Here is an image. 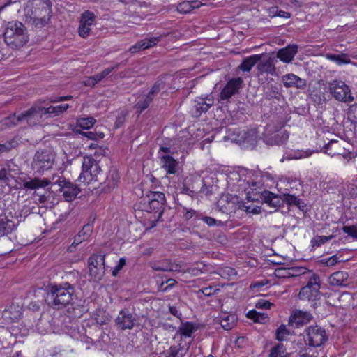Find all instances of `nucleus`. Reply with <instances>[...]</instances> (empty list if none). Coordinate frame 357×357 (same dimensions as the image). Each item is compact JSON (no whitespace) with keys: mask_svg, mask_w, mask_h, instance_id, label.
Returning <instances> with one entry per match:
<instances>
[{"mask_svg":"<svg viewBox=\"0 0 357 357\" xmlns=\"http://www.w3.org/2000/svg\"><path fill=\"white\" fill-rule=\"evenodd\" d=\"M229 178V184L232 191L239 194L244 192L248 202L265 203L268 206L275 208V211L284 204L283 195L280 196L263 190L260 183L250 181L244 174L234 172Z\"/></svg>","mask_w":357,"mask_h":357,"instance_id":"f257e3e1","label":"nucleus"},{"mask_svg":"<svg viewBox=\"0 0 357 357\" xmlns=\"http://www.w3.org/2000/svg\"><path fill=\"white\" fill-rule=\"evenodd\" d=\"M75 293V287L69 282L53 284L48 287L45 302L56 310H61L71 303Z\"/></svg>","mask_w":357,"mask_h":357,"instance_id":"f03ea898","label":"nucleus"},{"mask_svg":"<svg viewBox=\"0 0 357 357\" xmlns=\"http://www.w3.org/2000/svg\"><path fill=\"white\" fill-rule=\"evenodd\" d=\"M47 117L46 107L42 105L41 102H36L29 109L19 114L14 113L5 118L4 124L8 127H12L26 122L29 126H33L39 124L43 119Z\"/></svg>","mask_w":357,"mask_h":357,"instance_id":"7ed1b4c3","label":"nucleus"},{"mask_svg":"<svg viewBox=\"0 0 357 357\" xmlns=\"http://www.w3.org/2000/svg\"><path fill=\"white\" fill-rule=\"evenodd\" d=\"M3 36L6 43L12 49H19L23 47L29 40L26 26L17 20L7 23Z\"/></svg>","mask_w":357,"mask_h":357,"instance_id":"20e7f679","label":"nucleus"},{"mask_svg":"<svg viewBox=\"0 0 357 357\" xmlns=\"http://www.w3.org/2000/svg\"><path fill=\"white\" fill-rule=\"evenodd\" d=\"M218 206L224 213L231 212L236 209L243 210L247 213L258 214L261 213V207L255 205H247L238 195L224 194L218 202Z\"/></svg>","mask_w":357,"mask_h":357,"instance_id":"39448f33","label":"nucleus"},{"mask_svg":"<svg viewBox=\"0 0 357 357\" xmlns=\"http://www.w3.org/2000/svg\"><path fill=\"white\" fill-rule=\"evenodd\" d=\"M283 123L279 120H271L264 127V131L262 133V139L264 142L268 145H282L286 143L289 139V132L282 130Z\"/></svg>","mask_w":357,"mask_h":357,"instance_id":"423d86ee","label":"nucleus"},{"mask_svg":"<svg viewBox=\"0 0 357 357\" xmlns=\"http://www.w3.org/2000/svg\"><path fill=\"white\" fill-rule=\"evenodd\" d=\"M82 170L79 175V181L89 183L92 181L102 185L104 179L103 172L96 160L91 155H86L82 160Z\"/></svg>","mask_w":357,"mask_h":357,"instance_id":"0eeeda50","label":"nucleus"},{"mask_svg":"<svg viewBox=\"0 0 357 357\" xmlns=\"http://www.w3.org/2000/svg\"><path fill=\"white\" fill-rule=\"evenodd\" d=\"M143 201L144 202V204H146L144 209L146 211L158 213L157 219L153 221L151 226V227H153L156 225V222L163 213L164 206L166 203L165 195L161 192H150L146 197L143 198Z\"/></svg>","mask_w":357,"mask_h":357,"instance_id":"6e6552de","label":"nucleus"},{"mask_svg":"<svg viewBox=\"0 0 357 357\" xmlns=\"http://www.w3.org/2000/svg\"><path fill=\"white\" fill-rule=\"evenodd\" d=\"M105 273V254L100 252L93 253L88 259V273L91 280L100 281Z\"/></svg>","mask_w":357,"mask_h":357,"instance_id":"1a4fd4ad","label":"nucleus"},{"mask_svg":"<svg viewBox=\"0 0 357 357\" xmlns=\"http://www.w3.org/2000/svg\"><path fill=\"white\" fill-rule=\"evenodd\" d=\"M320 278L317 274L312 273L305 287H303L298 294L301 300L314 302L320 298Z\"/></svg>","mask_w":357,"mask_h":357,"instance_id":"9d476101","label":"nucleus"},{"mask_svg":"<svg viewBox=\"0 0 357 357\" xmlns=\"http://www.w3.org/2000/svg\"><path fill=\"white\" fill-rule=\"evenodd\" d=\"M327 340L325 329L319 326H310L305 330L304 341L310 347H320Z\"/></svg>","mask_w":357,"mask_h":357,"instance_id":"9b49d317","label":"nucleus"},{"mask_svg":"<svg viewBox=\"0 0 357 357\" xmlns=\"http://www.w3.org/2000/svg\"><path fill=\"white\" fill-rule=\"evenodd\" d=\"M54 155L49 150L37 151L32 162V167L37 172H42L52 167Z\"/></svg>","mask_w":357,"mask_h":357,"instance_id":"f8f14e48","label":"nucleus"},{"mask_svg":"<svg viewBox=\"0 0 357 357\" xmlns=\"http://www.w3.org/2000/svg\"><path fill=\"white\" fill-rule=\"evenodd\" d=\"M329 92L337 100L350 102L353 101L354 98L351 94V91L343 81L333 80L328 84Z\"/></svg>","mask_w":357,"mask_h":357,"instance_id":"ddd939ff","label":"nucleus"},{"mask_svg":"<svg viewBox=\"0 0 357 357\" xmlns=\"http://www.w3.org/2000/svg\"><path fill=\"white\" fill-rule=\"evenodd\" d=\"M56 178H54L52 183L59 186V190L63 193L65 200L67 202L74 200L80 192V188L63 177L56 176Z\"/></svg>","mask_w":357,"mask_h":357,"instance_id":"4468645a","label":"nucleus"},{"mask_svg":"<svg viewBox=\"0 0 357 357\" xmlns=\"http://www.w3.org/2000/svg\"><path fill=\"white\" fill-rule=\"evenodd\" d=\"M19 225L17 215H13L10 211H5L0 215V237L11 234Z\"/></svg>","mask_w":357,"mask_h":357,"instance_id":"2eb2a0df","label":"nucleus"},{"mask_svg":"<svg viewBox=\"0 0 357 357\" xmlns=\"http://www.w3.org/2000/svg\"><path fill=\"white\" fill-rule=\"evenodd\" d=\"M345 142L342 140L332 139L326 144L321 149V151L331 155H342L344 158H347L350 153L344 147Z\"/></svg>","mask_w":357,"mask_h":357,"instance_id":"dca6fc26","label":"nucleus"},{"mask_svg":"<svg viewBox=\"0 0 357 357\" xmlns=\"http://www.w3.org/2000/svg\"><path fill=\"white\" fill-rule=\"evenodd\" d=\"M214 98L212 95L197 97L193 100L192 113L193 116L199 117L202 113H206L213 105Z\"/></svg>","mask_w":357,"mask_h":357,"instance_id":"f3484780","label":"nucleus"},{"mask_svg":"<svg viewBox=\"0 0 357 357\" xmlns=\"http://www.w3.org/2000/svg\"><path fill=\"white\" fill-rule=\"evenodd\" d=\"M114 321L118 328L122 331L131 330L135 326L136 318L128 308H124L119 312Z\"/></svg>","mask_w":357,"mask_h":357,"instance_id":"a211bd4d","label":"nucleus"},{"mask_svg":"<svg viewBox=\"0 0 357 357\" xmlns=\"http://www.w3.org/2000/svg\"><path fill=\"white\" fill-rule=\"evenodd\" d=\"M162 36L167 35L157 34V36H147V37L144 38L141 40L137 41L135 44L132 45L129 49V52H130L132 54H135L139 51L153 47L155 45H157V44L160 41Z\"/></svg>","mask_w":357,"mask_h":357,"instance_id":"6ab92c4d","label":"nucleus"},{"mask_svg":"<svg viewBox=\"0 0 357 357\" xmlns=\"http://www.w3.org/2000/svg\"><path fill=\"white\" fill-rule=\"evenodd\" d=\"M242 84L243 79L241 77L234 78L228 81L220 93V99L222 100H229L233 96L237 94Z\"/></svg>","mask_w":357,"mask_h":357,"instance_id":"aec40b11","label":"nucleus"},{"mask_svg":"<svg viewBox=\"0 0 357 357\" xmlns=\"http://www.w3.org/2000/svg\"><path fill=\"white\" fill-rule=\"evenodd\" d=\"M95 21V15L93 13L86 10L82 15L78 28V33L82 38H86L90 33L91 26Z\"/></svg>","mask_w":357,"mask_h":357,"instance_id":"412c9836","label":"nucleus"},{"mask_svg":"<svg viewBox=\"0 0 357 357\" xmlns=\"http://www.w3.org/2000/svg\"><path fill=\"white\" fill-rule=\"evenodd\" d=\"M21 307L15 303H11L2 312V319L4 320L3 324H10L17 322L22 317Z\"/></svg>","mask_w":357,"mask_h":357,"instance_id":"4be33fe9","label":"nucleus"},{"mask_svg":"<svg viewBox=\"0 0 357 357\" xmlns=\"http://www.w3.org/2000/svg\"><path fill=\"white\" fill-rule=\"evenodd\" d=\"M25 17L26 22L36 29H42L48 24L50 20L48 17L40 15L39 11L33 12L32 10H27Z\"/></svg>","mask_w":357,"mask_h":357,"instance_id":"5701e85b","label":"nucleus"},{"mask_svg":"<svg viewBox=\"0 0 357 357\" xmlns=\"http://www.w3.org/2000/svg\"><path fill=\"white\" fill-rule=\"evenodd\" d=\"M56 176H53L52 179L47 178H40L38 177L30 178L27 181H23V187L26 190H36L44 188L50 185H54L52 183L54 181Z\"/></svg>","mask_w":357,"mask_h":357,"instance_id":"b1692460","label":"nucleus"},{"mask_svg":"<svg viewBox=\"0 0 357 357\" xmlns=\"http://www.w3.org/2000/svg\"><path fill=\"white\" fill-rule=\"evenodd\" d=\"M284 86L287 88H296L303 90L307 86V82L294 73H288L282 77Z\"/></svg>","mask_w":357,"mask_h":357,"instance_id":"393cba45","label":"nucleus"},{"mask_svg":"<svg viewBox=\"0 0 357 357\" xmlns=\"http://www.w3.org/2000/svg\"><path fill=\"white\" fill-rule=\"evenodd\" d=\"M312 318L310 313L295 310L289 317V324L292 326L294 324L295 327H300L307 324Z\"/></svg>","mask_w":357,"mask_h":357,"instance_id":"a878e982","label":"nucleus"},{"mask_svg":"<svg viewBox=\"0 0 357 357\" xmlns=\"http://www.w3.org/2000/svg\"><path fill=\"white\" fill-rule=\"evenodd\" d=\"M298 46L296 44L289 45L287 47L279 50L277 57L284 63H290L298 53Z\"/></svg>","mask_w":357,"mask_h":357,"instance_id":"bb28decb","label":"nucleus"},{"mask_svg":"<svg viewBox=\"0 0 357 357\" xmlns=\"http://www.w3.org/2000/svg\"><path fill=\"white\" fill-rule=\"evenodd\" d=\"M93 226L91 224H86L83 226L82 229L74 237V241L68 248V250L72 252V248H75L82 242L86 241L91 236L93 232Z\"/></svg>","mask_w":357,"mask_h":357,"instance_id":"cd10ccee","label":"nucleus"},{"mask_svg":"<svg viewBox=\"0 0 357 357\" xmlns=\"http://www.w3.org/2000/svg\"><path fill=\"white\" fill-rule=\"evenodd\" d=\"M281 86L274 82H269L264 86V98L266 100L276 99L280 100L283 98Z\"/></svg>","mask_w":357,"mask_h":357,"instance_id":"c85d7f7f","label":"nucleus"},{"mask_svg":"<svg viewBox=\"0 0 357 357\" xmlns=\"http://www.w3.org/2000/svg\"><path fill=\"white\" fill-rule=\"evenodd\" d=\"M119 175L116 169H112L109 171L106 178L102 180V184H104L102 190L105 192L109 191L111 189L114 188L119 181Z\"/></svg>","mask_w":357,"mask_h":357,"instance_id":"c756f323","label":"nucleus"},{"mask_svg":"<svg viewBox=\"0 0 357 357\" xmlns=\"http://www.w3.org/2000/svg\"><path fill=\"white\" fill-rule=\"evenodd\" d=\"M161 167L169 174H175L177 172L178 162L169 155L160 157Z\"/></svg>","mask_w":357,"mask_h":357,"instance_id":"7c9ffc66","label":"nucleus"},{"mask_svg":"<svg viewBox=\"0 0 357 357\" xmlns=\"http://www.w3.org/2000/svg\"><path fill=\"white\" fill-rule=\"evenodd\" d=\"M349 275L345 271H337L331 275L328 282L331 286L343 287L347 286Z\"/></svg>","mask_w":357,"mask_h":357,"instance_id":"2f4dec72","label":"nucleus"},{"mask_svg":"<svg viewBox=\"0 0 357 357\" xmlns=\"http://www.w3.org/2000/svg\"><path fill=\"white\" fill-rule=\"evenodd\" d=\"M36 7L32 11H39L40 15L50 18L52 15V1L50 0H36Z\"/></svg>","mask_w":357,"mask_h":357,"instance_id":"473e14b6","label":"nucleus"},{"mask_svg":"<svg viewBox=\"0 0 357 357\" xmlns=\"http://www.w3.org/2000/svg\"><path fill=\"white\" fill-rule=\"evenodd\" d=\"M262 54H254L244 59L238 66L239 69L243 72H249L252 68L261 61Z\"/></svg>","mask_w":357,"mask_h":357,"instance_id":"72a5a7b5","label":"nucleus"},{"mask_svg":"<svg viewBox=\"0 0 357 357\" xmlns=\"http://www.w3.org/2000/svg\"><path fill=\"white\" fill-rule=\"evenodd\" d=\"M237 319V316L235 314L224 313L220 317V324L225 330L229 331L236 326Z\"/></svg>","mask_w":357,"mask_h":357,"instance_id":"f704fd0d","label":"nucleus"},{"mask_svg":"<svg viewBox=\"0 0 357 357\" xmlns=\"http://www.w3.org/2000/svg\"><path fill=\"white\" fill-rule=\"evenodd\" d=\"M197 330V326L195 324L190 321H186L185 323H182L181 326L178 328L176 331V335H181V336H185L186 337H190L192 336V333H195Z\"/></svg>","mask_w":357,"mask_h":357,"instance_id":"c9c22d12","label":"nucleus"},{"mask_svg":"<svg viewBox=\"0 0 357 357\" xmlns=\"http://www.w3.org/2000/svg\"><path fill=\"white\" fill-rule=\"evenodd\" d=\"M257 68L261 74L267 73L273 75L275 70L273 59L268 58L266 61H259L257 63Z\"/></svg>","mask_w":357,"mask_h":357,"instance_id":"e433bc0d","label":"nucleus"},{"mask_svg":"<svg viewBox=\"0 0 357 357\" xmlns=\"http://www.w3.org/2000/svg\"><path fill=\"white\" fill-rule=\"evenodd\" d=\"M283 200L284 203H286L289 206H295L301 211H304L306 208L305 203L295 195L288 193L283 194Z\"/></svg>","mask_w":357,"mask_h":357,"instance_id":"4c0bfd02","label":"nucleus"},{"mask_svg":"<svg viewBox=\"0 0 357 357\" xmlns=\"http://www.w3.org/2000/svg\"><path fill=\"white\" fill-rule=\"evenodd\" d=\"M189 350V345H172L167 351V357H183Z\"/></svg>","mask_w":357,"mask_h":357,"instance_id":"58836bf2","label":"nucleus"},{"mask_svg":"<svg viewBox=\"0 0 357 357\" xmlns=\"http://www.w3.org/2000/svg\"><path fill=\"white\" fill-rule=\"evenodd\" d=\"M245 144H242L245 148L253 149L257 142V133L255 130H245L244 136Z\"/></svg>","mask_w":357,"mask_h":357,"instance_id":"ea45409f","label":"nucleus"},{"mask_svg":"<svg viewBox=\"0 0 357 357\" xmlns=\"http://www.w3.org/2000/svg\"><path fill=\"white\" fill-rule=\"evenodd\" d=\"M268 357H289V354L282 343H278L271 348Z\"/></svg>","mask_w":357,"mask_h":357,"instance_id":"a19ab883","label":"nucleus"},{"mask_svg":"<svg viewBox=\"0 0 357 357\" xmlns=\"http://www.w3.org/2000/svg\"><path fill=\"white\" fill-rule=\"evenodd\" d=\"M326 58L330 61H334L338 65L341 64H347L351 62V59L349 56L344 53H341L338 54H327Z\"/></svg>","mask_w":357,"mask_h":357,"instance_id":"79ce46f5","label":"nucleus"},{"mask_svg":"<svg viewBox=\"0 0 357 357\" xmlns=\"http://www.w3.org/2000/svg\"><path fill=\"white\" fill-rule=\"evenodd\" d=\"M96 119L93 117L80 118L76 122L75 128L82 130H89L92 128L96 123Z\"/></svg>","mask_w":357,"mask_h":357,"instance_id":"37998d69","label":"nucleus"},{"mask_svg":"<svg viewBox=\"0 0 357 357\" xmlns=\"http://www.w3.org/2000/svg\"><path fill=\"white\" fill-rule=\"evenodd\" d=\"M70 107L68 104H61L57 106H50L46 107V112L47 113L48 117L59 116L63 114Z\"/></svg>","mask_w":357,"mask_h":357,"instance_id":"c03bdc74","label":"nucleus"},{"mask_svg":"<svg viewBox=\"0 0 357 357\" xmlns=\"http://www.w3.org/2000/svg\"><path fill=\"white\" fill-rule=\"evenodd\" d=\"M170 262L169 259L154 261L149 263V266L154 271L167 272Z\"/></svg>","mask_w":357,"mask_h":357,"instance_id":"a18cd8bd","label":"nucleus"},{"mask_svg":"<svg viewBox=\"0 0 357 357\" xmlns=\"http://www.w3.org/2000/svg\"><path fill=\"white\" fill-rule=\"evenodd\" d=\"M247 317L252 319L255 322L266 323L268 321L269 318L267 314L260 313L255 310H250L247 314Z\"/></svg>","mask_w":357,"mask_h":357,"instance_id":"49530a36","label":"nucleus"},{"mask_svg":"<svg viewBox=\"0 0 357 357\" xmlns=\"http://www.w3.org/2000/svg\"><path fill=\"white\" fill-rule=\"evenodd\" d=\"M153 99L149 95L142 97L138 102L135 105V108L137 111L141 114L144 110L147 109Z\"/></svg>","mask_w":357,"mask_h":357,"instance_id":"de8ad7c7","label":"nucleus"},{"mask_svg":"<svg viewBox=\"0 0 357 357\" xmlns=\"http://www.w3.org/2000/svg\"><path fill=\"white\" fill-rule=\"evenodd\" d=\"M245 135V130L236 128L231 134L230 138L235 143L242 146V144H245V141H243Z\"/></svg>","mask_w":357,"mask_h":357,"instance_id":"09e8293b","label":"nucleus"},{"mask_svg":"<svg viewBox=\"0 0 357 357\" xmlns=\"http://www.w3.org/2000/svg\"><path fill=\"white\" fill-rule=\"evenodd\" d=\"M183 215L185 220H189L192 218L199 220L202 215V213L184 206L183 207Z\"/></svg>","mask_w":357,"mask_h":357,"instance_id":"8fccbe9b","label":"nucleus"},{"mask_svg":"<svg viewBox=\"0 0 357 357\" xmlns=\"http://www.w3.org/2000/svg\"><path fill=\"white\" fill-rule=\"evenodd\" d=\"M289 335V330L284 324H282L276 330V340H278V341L285 340Z\"/></svg>","mask_w":357,"mask_h":357,"instance_id":"3c124183","label":"nucleus"},{"mask_svg":"<svg viewBox=\"0 0 357 357\" xmlns=\"http://www.w3.org/2000/svg\"><path fill=\"white\" fill-rule=\"evenodd\" d=\"M16 146L17 142L13 139L0 144V155L10 152L13 149L16 147Z\"/></svg>","mask_w":357,"mask_h":357,"instance_id":"603ef678","label":"nucleus"},{"mask_svg":"<svg viewBox=\"0 0 357 357\" xmlns=\"http://www.w3.org/2000/svg\"><path fill=\"white\" fill-rule=\"evenodd\" d=\"M220 291V289L216 285H210L206 287H203L198 291V294L202 293L205 296L209 297L214 294H218Z\"/></svg>","mask_w":357,"mask_h":357,"instance_id":"864d4df0","label":"nucleus"},{"mask_svg":"<svg viewBox=\"0 0 357 357\" xmlns=\"http://www.w3.org/2000/svg\"><path fill=\"white\" fill-rule=\"evenodd\" d=\"M195 2L183 1L178 5L177 10L181 13H190L195 7V6L192 5Z\"/></svg>","mask_w":357,"mask_h":357,"instance_id":"5fc2aeb1","label":"nucleus"},{"mask_svg":"<svg viewBox=\"0 0 357 357\" xmlns=\"http://www.w3.org/2000/svg\"><path fill=\"white\" fill-rule=\"evenodd\" d=\"M333 238V236H317L313 238L311 241V245L312 247H319Z\"/></svg>","mask_w":357,"mask_h":357,"instance_id":"6e6d98bb","label":"nucleus"},{"mask_svg":"<svg viewBox=\"0 0 357 357\" xmlns=\"http://www.w3.org/2000/svg\"><path fill=\"white\" fill-rule=\"evenodd\" d=\"M199 220L204 221L209 227H212V226H215V225H218V226L223 225V222L221 220H217L212 217L204 215L203 213H202V215H201Z\"/></svg>","mask_w":357,"mask_h":357,"instance_id":"4d7b16f0","label":"nucleus"},{"mask_svg":"<svg viewBox=\"0 0 357 357\" xmlns=\"http://www.w3.org/2000/svg\"><path fill=\"white\" fill-rule=\"evenodd\" d=\"M73 132L75 134H77V135L79 134L82 136L88 138L89 139L97 140L98 132H92V131L84 132V131L81 130L80 129H78V128H74L73 129Z\"/></svg>","mask_w":357,"mask_h":357,"instance_id":"13d9d810","label":"nucleus"},{"mask_svg":"<svg viewBox=\"0 0 357 357\" xmlns=\"http://www.w3.org/2000/svg\"><path fill=\"white\" fill-rule=\"evenodd\" d=\"M206 265L202 262H197L194 264V265L189 268L188 272L191 273L195 275H197L199 273H204V269L205 268Z\"/></svg>","mask_w":357,"mask_h":357,"instance_id":"bf43d9fd","label":"nucleus"},{"mask_svg":"<svg viewBox=\"0 0 357 357\" xmlns=\"http://www.w3.org/2000/svg\"><path fill=\"white\" fill-rule=\"evenodd\" d=\"M162 89L163 83L162 81L158 80L153 84V86H152V88L151 89L150 91L147 95H149L150 97L154 99L155 96L158 94Z\"/></svg>","mask_w":357,"mask_h":357,"instance_id":"052dcab7","label":"nucleus"},{"mask_svg":"<svg viewBox=\"0 0 357 357\" xmlns=\"http://www.w3.org/2000/svg\"><path fill=\"white\" fill-rule=\"evenodd\" d=\"M342 230L344 233L357 239V225L344 226Z\"/></svg>","mask_w":357,"mask_h":357,"instance_id":"680f3d73","label":"nucleus"},{"mask_svg":"<svg viewBox=\"0 0 357 357\" xmlns=\"http://www.w3.org/2000/svg\"><path fill=\"white\" fill-rule=\"evenodd\" d=\"M220 275L222 278L226 277H231L236 275L237 273L235 271V269L230 268V267H226L225 268H222L220 271Z\"/></svg>","mask_w":357,"mask_h":357,"instance_id":"e2e57ef3","label":"nucleus"},{"mask_svg":"<svg viewBox=\"0 0 357 357\" xmlns=\"http://www.w3.org/2000/svg\"><path fill=\"white\" fill-rule=\"evenodd\" d=\"M273 304L265 299H259L255 304V307L258 309H270Z\"/></svg>","mask_w":357,"mask_h":357,"instance_id":"0e129e2a","label":"nucleus"},{"mask_svg":"<svg viewBox=\"0 0 357 357\" xmlns=\"http://www.w3.org/2000/svg\"><path fill=\"white\" fill-rule=\"evenodd\" d=\"M322 264H326L327 266H333L337 264L340 261L337 255H333L329 258L323 259L321 260Z\"/></svg>","mask_w":357,"mask_h":357,"instance_id":"69168bd1","label":"nucleus"},{"mask_svg":"<svg viewBox=\"0 0 357 357\" xmlns=\"http://www.w3.org/2000/svg\"><path fill=\"white\" fill-rule=\"evenodd\" d=\"M125 265L126 259L124 258H121L119 260L118 264L112 269V275L116 277Z\"/></svg>","mask_w":357,"mask_h":357,"instance_id":"338daca9","label":"nucleus"},{"mask_svg":"<svg viewBox=\"0 0 357 357\" xmlns=\"http://www.w3.org/2000/svg\"><path fill=\"white\" fill-rule=\"evenodd\" d=\"M10 177L13 178L10 174V166H8V168H3L0 170V180L7 181Z\"/></svg>","mask_w":357,"mask_h":357,"instance_id":"774afa93","label":"nucleus"}]
</instances>
